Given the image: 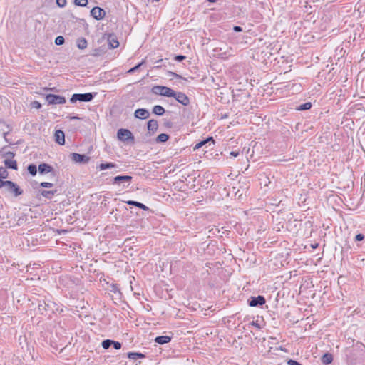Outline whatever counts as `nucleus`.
<instances>
[{
	"instance_id": "obj_13",
	"label": "nucleus",
	"mask_w": 365,
	"mask_h": 365,
	"mask_svg": "<svg viewBox=\"0 0 365 365\" xmlns=\"http://www.w3.org/2000/svg\"><path fill=\"white\" fill-rule=\"evenodd\" d=\"M55 140H56V142L58 143L59 145H64L65 144L64 133L61 130H56L55 133Z\"/></svg>"
},
{
	"instance_id": "obj_40",
	"label": "nucleus",
	"mask_w": 365,
	"mask_h": 365,
	"mask_svg": "<svg viewBox=\"0 0 365 365\" xmlns=\"http://www.w3.org/2000/svg\"><path fill=\"white\" fill-rule=\"evenodd\" d=\"M364 236L362 234H357L355 237V240L356 241H361L362 240H364Z\"/></svg>"
},
{
	"instance_id": "obj_11",
	"label": "nucleus",
	"mask_w": 365,
	"mask_h": 365,
	"mask_svg": "<svg viewBox=\"0 0 365 365\" xmlns=\"http://www.w3.org/2000/svg\"><path fill=\"white\" fill-rule=\"evenodd\" d=\"M71 159L73 161L76 163H86L88 161L89 158L85 155L79 153H72Z\"/></svg>"
},
{
	"instance_id": "obj_18",
	"label": "nucleus",
	"mask_w": 365,
	"mask_h": 365,
	"mask_svg": "<svg viewBox=\"0 0 365 365\" xmlns=\"http://www.w3.org/2000/svg\"><path fill=\"white\" fill-rule=\"evenodd\" d=\"M4 164L6 168H11L13 170H17V163L15 160L13 159H6L4 160Z\"/></svg>"
},
{
	"instance_id": "obj_7",
	"label": "nucleus",
	"mask_w": 365,
	"mask_h": 365,
	"mask_svg": "<svg viewBox=\"0 0 365 365\" xmlns=\"http://www.w3.org/2000/svg\"><path fill=\"white\" fill-rule=\"evenodd\" d=\"M91 16L96 20H101L105 17L106 11L101 7L95 6L91 11Z\"/></svg>"
},
{
	"instance_id": "obj_14",
	"label": "nucleus",
	"mask_w": 365,
	"mask_h": 365,
	"mask_svg": "<svg viewBox=\"0 0 365 365\" xmlns=\"http://www.w3.org/2000/svg\"><path fill=\"white\" fill-rule=\"evenodd\" d=\"M38 172L41 174H46L53 171V168L51 165L46 163H41L38 165Z\"/></svg>"
},
{
	"instance_id": "obj_29",
	"label": "nucleus",
	"mask_w": 365,
	"mask_h": 365,
	"mask_svg": "<svg viewBox=\"0 0 365 365\" xmlns=\"http://www.w3.org/2000/svg\"><path fill=\"white\" fill-rule=\"evenodd\" d=\"M312 107V103H309V102H307V103H305L304 104H302L299 106V108H297V110H309Z\"/></svg>"
},
{
	"instance_id": "obj_43",
	"label": "nucleus",
	"mask_w": 365,
	"mask_h": 365,
	"mask_svg": "<svg viewBox=\"0 0 365 365\" xmlns=\"http://www.w3.org/2000/svg\"><path fill=\"white\" fill-rule=\"evenodd\" d=\"M252 325L255 326L257 329H260L261 328L260 325L257 323V322H254L253 321L252 322Z\"/></svg>"
},
{
	"instance_id": "obj_45",
	"label": "nucleus",
	"mask_w": 365,
	"mask_h": 365,
	"mask_svg": "<svg viewBox=\"0 0 365 365\" xmlns=\"http://www.w3.org/2000/svg\"><path fill=\"white\" fill-rule=\"evenodd\" d=\"M216 1H217V0H207V1H209V2H212V3L215 2Z\"/></svg>"
},
{
	"instance_id": "obj_4",
	"label": "nucleus",
	"mask_w": 365,
	"mask_h": 365,
	"mask_svg": "<svg viewBox=\"0 0 365 365\" xmlns=\"http://www.w3.org/2000/svg\"><path fill=\"white\" fill-rule=\"evenodd\" d=\"M94 98V95L91 93H75L73 94L70 101L73 103L77 101H83V102H89L91 101Z\"/></svg>"
},
{
	"instance_id": "obj_24",
	"label": "nucleus",
	"mask_w": 365,
	"mask_h": 365,
	"mask_svg": "<svg viewBox=\"0 0 365 365\" xmlns=\"http://www.w3.org/2000/svg\"><path fill=\"white\" fill-rule=\"evenodd\" d=\"M76 43L79 49H84L87 47V41L84 38H78Z\"/></svg>"
},
{
	"instance_id": "obj_26",
	"label": "nucleus",
	"mask_w": 365,
	"mask_h": 365,
	"mask_svg": "<svg viewBox=\"0 0 365 365\" xmlns=\"http://www.w3.org/2000/svg\"><path fill=\"white\" fill-rule=\"evenodd\" d=\"M169 139V135L165 133H161L160 134L157 138L156 142L157 143H165Z\"/></svg>"
},
{
	"instance_id": "obj_15",
	"label": "nucleus",
	"mask_w": 365,
	"mask_h": 365,
	"mask_svg": "<svg viewBox=\"0 0 365 365\" xmlns=\"http://www.w3.org/2000/svg\"><path fill=\"white\" fill-rule=\"evenodd\" d=\"M108 41L110 48H115L119 46L118 41L117 40L116 37L113 34L108 35Z\"/></svg>"
},
{
	"instance_id": "obj_8",
	"label": "nucleus",
	"mask_w": 365,
	"mask_h": 365,
	"mask_svg": "<svg viewBox=\"0 0 365 365\" xmlns=\"http://www.w3.org/2000/svg\"><path fill=\"white\" fill-rule=\"evenodd\" d=\"M265 302V298L261 295L257 297H251L248 301V304L250 307L262 306L264 304Z\"/></svg>"
},
{
	"instance_id": "obj_52",
	"label": "nucleus",
	"mask_w": 365,
	"mask_h": 365,
	"mask_svg": "<svg viewBox=\"0 0 365 365\" xmlns=\"http://www.w3.org/2000/svg\"><path fill=\"white\" fill-rule=\"evenodd\" d=\"M4 181H5V180H1V179L0 178V183H1V182H4Z\"/></svg>"
},
{
	"instance_id": "obj_46",
	"label": "nucleus",
	"mask_w": 365,
	"mask_h": 365,
	"mask_svg": "<svg viewBox=\"0 0 365 365\" xmlns=\"http://www.w3.org/2000/svg\"><path fill=\"white\" fill-rule=\"evenodd\" d=\"M78 117H71V119H78Z\"/></svg>"
},
{
	"instance_id": "obj_37",
	"label": "nucleus",
	"mask_w": 365,
	"mask_h": 365,
	"mask_svg": "<svg viewBox=\"0 0 365 365\" xmlns=\"http://www.w3.org/2000/svg\"><path fill=\"white\" fill-rule=\"evenodd\" d=\"M40 185L43 187H53V185L51 182H43L41 183Z\"/></svg>"
},
{
	"instance_id": "obj_5",
	"label": "nucleus",
	"mask_w": 365,
	"mask_h": 365,
	"mask_svg": "<svg viewBox=\"0 0 365 365\" xmlns=\"http://www.w3.org/2000/svg\"><path fill=\"white\" fill-rule=\"evenodd\" d=\"M46 101L49 105L63 104L66 101L65 97L55 94H47Z\"/></svg>"
},
{
	"instance_id": "obj_39",
	"label": "nucleus",
	"mask_w": 365,
	"mask_h": 365,
	"mask_svg": "<svg viewBox=\"0 0 365 365\" xmlns=\"http://www.w3.org/2000/svg\"><path fill=\"white\" fill-rule=\"evenodd\" d=\"M185 59V56L183 55H178L175 56V60L177 61H182Z\"/></svg>"
},
{
	"instance_id": "obj_32",
	"label": "nucleus",
	"mask_w": 365,
	"mask_h": 365,
	"mask_svg": "<svg viewBox=\"0 0 365 365\" xmlns=\"http://www.w3.org/2000/svg\"><path fill=\"white\" fill-rule=\"evenodd\" d=\"M144 63H145V61H141L140 63H139L138 65H136L133 68H131L130 69H129L128 71V73H133L135 72L142 65L144 64Z\"/></svg>"
},
{
	"instance_id": "obj_10",
	"label": "nucleus",
	"mask_w": 365,
	"mask_h": 365,
	"mask_svg": "<svg viewBox=\"0 0 365 365\" xmlns=\"http://www.w3.org/2000/svg\"><path fill=\"white\" fill-rule=\"evenodd\" d=\"M149 115V111L145 108H138L134 113V116L139 119H147Z\"/></svg>"
},
{
	"instance_id": "obj_42",
	"label": "nucleus",
	"mask_w": 365,
	"mask_h": 365,
	"mask_svg": "<svg viewBox=\"0 0 365 365\" xmlns=\"http://www.w3.org/2000/svg\"><path fill=\"white\" fill-rule=\"evenodd\" d=\"M233 30L236 32H240V31H242V27H240L239 26H234Z\"/></svg>"
},
{
	"instance_id": "obj_22",
	"label": "nucleus",
	"mask_w": 365,
	"mask_h": 365,
	"mask_svg": "<svg viewBox=\"0 0 365 365\" xmlns=\"http://www.w3.org/2000/svg\"><path fill=\"white\" fill-rule=\"evenodd\" d=\"M127 204L130 205H134V206L138 207L143 210H148V207L147 206H145L144 204L137 202V201L129 200L127 202Z\"/></svg>"
},
{
	"instance_id": "obj_38",
	"label": "nucleus",
	"mask_w": 365,
	"mask_h": 365,
	"mask_svg": "<svg viewBox=\"0 0 365 365\" xmlns=\"http://www.w3.org/2000/svg\"><path fill=\"white\" fill-rule=\"evenodd\" d=\"M287 365H302V364L297 361L289 359L287 361Z\"/></svg>"
},
{
	"instance_id": "obj_2",
	"label": "nucleus",
	"mask_w": 365,
	"mask_h": 365,
	"mask_svg": "<svg viewBox=\"0 0 365 365\" xmlns=\"http://www.w3.org/2000/svg\"><path fill=\"white\" fill-rule=\"evenodd\" d=\"M153 93L166 97L174 96V91L168 87L163 86H155L152 88Z\"/></svg>"
},
{
	"instance_id": "obj_31",
	"label": "nucleus",
	"mask_w": 365,
	"mask_h": 365,
	"mask_svg": "<svg viewBox=\"0 0 365 365\" xmlns=\"http://www.w3.org/2000/svg\"><path fill=\"white\" fill-rule=\"evenodd\" d=\"M74 4L78 6H86L88 4V0H74Z\"/></svg>"
},
{
	"instance_id": "obj_50",
	"label": "nucleus",
	"mask_w": 365,
	"mask_h": 365,
	"mask_svg": "<svg viewBox=\"0 0 365 365\" xmlns=\"http://www.w3.org/2000/svg\"><path fill=\"white\" fill-rule=\"evenodd\" d=\"M317 247V245H314L312 246V247H313V248H316Z\"/></svg>"
},
{
	"instance_id": "obj_6",
	"label": "nucleus",
	"mask_w": 365,
	"mask_h": 365,
	"mask_svg": "<svg viewBox=\"0 0 365 365\" xmlns=\"http://www.w3.org/2000/svg\"><path fill=\"white\" fill-rule=\"evenodd\" d=\"M117 137L120 140L123 142H125L129 140H130L132 142H134V136L131 131L128 129H119L117 132Z\"/></svg>"
},
{
	"instance_id": "obj_23",
	"label": "nucleus",
	"mask_w": 365,
	"mask_h": 365,
	"mask_svg": "<svg viewBox=\"0 0 365 365\" xmlns=\"http://www.w3.org/2000/svg\"><path fill=\"white\" fill-rule=\"evenodd\" d=\"M128 356L130 359H143L145 357V355L141 353H137V352H129L128 354Z\"/></svg>"
},
{
	"instance_id": "obj_27",
	"label": "nucleus",
	"mask_w": 365,
	"mask_h": 365,
	"mask_svg": "<svg viewBox=\"0 0 365 365\" xmlns=\"http://www.w3.org/2000/svg\"><path fill=\"white\" fill-rule=\"evenodd\" d=\"M28 171L31 175L35 176L37 173V166L34 164H30L28 166Z\"/></svg>"
},
{
	"instance_id": "obj_53",
	"label": "nucleus",
	"mask_w": 365,
	"mask_h": 365,
	"mask_svg": "<svg viewBox=\"0 0 365 365\" xmlns=\"http://www.w3.org/2000/svg\"><path fill=\"white\" fill-rule=\"evenodd\" d=\"M155 1H158L159 0H155Z\"/></svg>"
},
{
	"instance_id": "obj_41",
	"label": "nucleus",
	"mask_w": 365,
	"mask_h": 365,
	"mask_svg": "<svg viewBox=\"0 0 365 365\" xmlns=\"http://www.w3.org/2000/svg\"><path fill=\"white\" fill-rule=\"evenodd\" d=\"M170 76H172L176 78H183L181 76H180L175 73H173V72H170Z\"/></svg>"
},
{
	"instance_id": "obj_16",
	"label": "nucleus",
	"mask_w": 365,
	"mask_h": 365,
	"mask_svg": "<svg viewBox=\"0 0 365 365\" xmlns=\"http://www.w3.org/2000/svg\"><path fill=\"white\" fill-rule=\"evenodd\" d=\"M158 128V123L156 120L151 119L148 122V130L149 133H154Z\"/></svg>"
},
{
	"instance_id": "obj_48",
	"label": "nucleus",
	"mask_w": 365,
	"mask_h": 365,
	"mask_svg": "<svg viewBox=\"0 0 365 365\" xmlns=\"http://www.w3.org/2000/svg\"><path fill=\"white\" fill-rule=\"evenodd\" d=\"M41 307H43V305L39 304V306H38L39 309H41Z\"/></svg>"
},
{
	"instance_id": "obj_49",
	"label": "nucleus",
	"mask_w": 365,
	"mask_h": 365,
	"mask_svg": "<svg viewBox=\"0 0 365 365\" xmlns=\"http://www.w3.org/2000/svg\"><path fill=\"white\" fill-rule=\"evenodd\" d=\"M6 134H7V133H4V138H6ZM5 140H6V139H5Z\"/></svg>"
},
{
	"instance_id": "obj_9",
	"label": "nucleus",
	"mask_w": 365,
	"mask_h": 365,
	"mask_svg": "<svg viewBox=\"0 0 365 365\" xmlns=\"http://www.w3.org/2000/svg\"><path fill=\"white\" fill-rule=\"evenodd\" d=\"M172 97H174L178 102L182 104L183 106H187L190 103L188 97L182 92H175L174 91V96Z\"/></svg>"
},
{
	"instance_id": "obj_47",
	"label": "nucleus",
	"mask_w": 365,
	"mask_h": 365,
	"mask_svg": "<svg viewBox=\"0 0 365 365\" xmlns=\"http://www.w3.org/2000/svg\"><path fill=\"white\" fill-rule=\"evenodd\" d=\"M41 307H43V305L39 304V306H38L39 309H41Z\"/></svg>"
},
{
	"instance_id": "obj_17",
	"label": "nucleus",
	"mask_w": 365,
	"mask_h": 365,
	"mask_svg": "<svg viewBox=\"0 0 365 365\" xmlns=\"http://www.w3.org/2000/svg\"><path fill=\"white\" fill-rule=\"evenodd\" d=\"M171 340V337L168 336H157L155 339V342L159 344H164L170 342Z\"/></svg>"
},
{
	"instance_id": "obj_20",
	"label": "nucleus",
	"mask_w": 365,
	"mask_h": 365,
	"mask_svg": "<svg viewBox=\"0 0 365 365\" xmlns=\"http://www.w3.org/2000/svg\"><path fill=\"white\" fill-rule=\"evenodd\" d=\"M333 361V356L331 354L326 353L322 357V362L324 365H328L331 364Z\"/></svg>"
},
{
	"instance_id": "obj_1",
	"label": "nucleus",
	"mask_w": 365,
	"mask_h": 365,
	"mask_svg": "<svg viewBox=\"0 0 365 365\" xmlns=\"http://www.w3.org/2000/svg\"><path fill=\"white\" fill-rule=\"evenodd\" d=\"M0 188H4L5 191L12 194L14 197L23 194V190L13 181L5 180L0 183Z\"/></svg>"
},
{
	"instance_id": "obj_51",
	"label": "nucleus",
	"mask_w": 365,
	"mask_h": 365,
	"mask_svg": "<svg viewBox=\"0 0 365 365\" xmlns=\"http://www.w3.org/2000/svg\"><path fill=\"white\" fill-rule=\"evenodd\" d=\"M52 88H51V90ZM44 90H50V88H45Z\"/></svg>"
},
{
	"instance_id": "obj_33",
	"label": "nucleus",
	"mask_w": 365,
	"mask_h": 365,
	"mask_svg": "<svg viewBox=\"0 0 365 365\" xmlns=\"http://www.w3.org/2000/svg\"><path fill=\"white\" fill-rule=\"evenodd\" d=\"M65 42V39L63 36H58L55 39V43L57 45V46H61V45H63Z\"/></svg>"
},
{
	"instance_id": "obj_12",
	"label": "nucleus",
	"mask_w": 365,
	"mask_h": 365,
	"mask_svg": "<svg viewBox=\"0 0 365 365\" xmlns=\"http://www.w3.org/2000/svg\"><path fill=\"white\" fill-rule=\"evenodd\" d=\"M214 143H215V140H214L213 138L208 137L205 140H203L199 142L198 143H197L195 145V147L193 148V150H196L206 145L207 144H209L210 145L211 144L214 145Z\"/></svg>"
},
{
	"instance_id": "obj_19",
	"label": "nucleus",
	"mask_w": 365,
	"mask_h": 365,
	"mask_svg": "<svg viewBox=\"0 0 365 365\" xmlns=\"http://www.w3.org/2000/svg\"><path fill=\"white\" fill-rule=\"evenodd\" d=\"M117 167H118L117 165L113 163H101L98 166V168L100 170H104L106 169L114 168H117Z\"/></svg>"
},
{
	"instance_id": "obj_44",
	"label": "nucleus",
	"mask_w": 365,
	"mask_h": 365,
	"mask_svg": "<svg viewBox=\"0 0 365 365\" xmlns=\"http://www.w3.org/2000/svg\"><path fill=\"white\" fill-rule=\"evenodd\" d=\"M230 155H232L233 157H237L239 155V152H237V151H232L230 153Z\"/></svg>"
},
{
	"instance_id": "obj_35",
	"label": "nucleus",
	"mask_w": 365,
	"mask_h": 365,
	"mask_svg": "<svg viewBox=\"0 0 365 365\" xmlns=\"http://www.w3.org/2000/svg\"><path fill=\"white\" fill-rule=\"evenodd\" d=\"M31 105H32L33 108H36V109H39L41 108V104L38 101H34V102H32Z\"/></svg>"
},
{
	"instance_id": "obj_3",
	"label": "nucleus",
	"mask_w": 365,
	"mask_h": 365,
	"mask_svg": "<svg viewBox=\"0 0 365 365\" xmlns=\"http://www.w3.org/2000/svg\"><path fill=\"white\" fill-rule=\"evenodd\" d=\"M132 179L133 177L130 175H118L113 178L112 184L118 185L123 184V187H128L131 183Z\"/></svg>"
},
{
	"instance_id": "obj_21",
	"label": "nucleus",
	"mask_w": 365,
	"mask_h": 365,
	"mask_svg": "<svg viewBox=\"0 0 365 365\" xmlns=\"http://www.w3.org/2000/svg\"><path fill=\"white\" fill-rule=\"evenodd\" d=\"M165 111L164 108L159 105H156L153 108V113L157 115H163Z\"/></svg>"
},
{
	"instance_id": "obj_25",
	"label": "nucleus",
	"mask_w": 365,
	"mask_h": 365,
	"mask_svg": "<svg viewBox=\"0 0 365 365\" xmlns=\"http://www.w3.org/2000/svg\"><path fill=\"white\" fill-rule=\"evenodd\" d=\"M56 193V190H42L41 192V195L48 199H51Z\"/></svg>"
},
{
	"instance_id": "obj_30",
	"label": "nucleus",
	"mask_w": 365,
	"mask_h": 365,
	"mask_svg": "<svg viewBox=\"0 0 365 365\" xmlns=\"http://www.w3.org/2000/svg\"><path fill=\"white\" fill-rule=\"evenodd\" d=\"M113 340L111 339H106L102 341V347L104 349H108L112 346Z\"/></svg>"
},
{
	"instance_id": "obj_36",
	"label": "nucleus",
	"mask_w": 365,
	"mask_h": 365,
	"mask_svg": "<svg viewBox=\"0 0 365 365\" xmlns=\"http://www.w3.org/2000/svg\"><path fill=\"white\" fill-rule=\"evenodd\" d=\"M112 345L115 349H120L121 348V344L118 341H113Z\"/></svg>"
},
{
	"instance_id": "obj_34",
	"label": "nucleus",
	"mask_w": 365,
	"mask_h": 365,
	"mask_svg": "<svg viewBox=\"0 0 365 365\" xmlns=\"http://www.w3.org/2000/svg\"><path fill=\"white\" fill-rule=\"evenodd\" d=\"M66 0H56V4L61 7L63 8L66 5Z\"/></svg>"
},
{
	"instance_id": "obj_28",
	"label": "nucleus",
	"mask_w": 365,
	"mask_h": 365,
	"mask_svg": "<svg viewBox=\"0 0 365 365\" xmlns=\"http://www.w3.org/2000/svg\"><path fill=\"white\" fill-rule=\"evenodd\" d=\"M9 173L6 168L0 167V178L1 180L6 179L8 178Z\"/></svg>"
}]
</instances>
